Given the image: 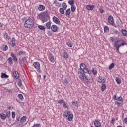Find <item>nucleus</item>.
I'll use <instances>...</instances> for the list:
<instances>
[{"mask_svg":"<svg viewBox=\"0 0 127 127\" xmlns=\"http://www.w3.org/2000/svg\"><path fill=\"white\" fill-rule=\"evenodd\" d=\"M106 78L103 76H99L97 78V82L100 84H104V83H106Z\"/></svg>","mask_w":127,"mask_h":127,"instance_id":"nucleus-6","label":"nucleus"},{"mask_svg":"<svg viewBox=\"0 0 127 127\" xmlns=\"http://www.w3.org/2000/svg\"><path fill=\"white\" fill-rule=\"evenodd\" d=\"M127 45V43L124 41L118 40L114 43V46L116 47L117 50V53L120 52V47L122 46H125Z\"/></svg>","mask_w":127,"mask_h":127,"instance_id":"nucleus-3","label":"nucleus"},{"mask_svg":"<svg viewBox=\"0 0 127 127\" xmlns=\"http://www.w3.org/2000/svg\"><path fill=\"white\" fill-rule=\"evenodd\" d=\"M115 104L117 105L118 107H121V106H122V103H120L119 101H116Z\"/></svg>","mask_w":127,"mask_h":127,"instance_id":"nucleus-47","label":"nucleus"},{"mask_svg":"<svg viewBox=\"0 0 127 127\" xmlns=\"http://www.w3.org/2000/svg\"><path fill=\"white\" fill-rule=\"evenodd\" d=\"M48 35H49V36H52V35H53V34L52 33V32H49L48 33Z\"/></svg>","mask_w":127,"mask_h":127,"instance_id":"nucleus-55","label":"nucleus"},{"mask_svg":"<svg viewBox=\"0 0 127 127\" xmlns=\"http://www.w3.org/2000/svg\"><path fill=\"white\" fill-rule=\"evenodd\" d=\"M11 56L13 58V59L15 62H17V58L13 54H11Z\"/></svg>","mask_w":127,"mask_h":127,"instance_id":"nucleus-34","label":"nucleus"},{"mask_svg":"<svg viewBox=\"0 0 127 127\" xmlns=\"http://www.w3.org/2000/svg\"><path fill=\"white\" fill-rule=\"evenodd\" d=\"M99 10L101 13H104V9L102 7H100L99 8Z\"/></svg>","mask_w":127,"mask_h":127,"instance_id":"nucleus-51","label":"nucleus"},{"mask_svg":"<svg viewBox=\"0 0 127 127\" xmlns=\"http://www.w3.org/2000/svg\"><path fill=\"white\" fill-rule=\"evenodd\" d=\"M113 67H115V64H114V63H112V64L109 66V70H112V69H113Z\"/></svg>","mask_w":127,"mask_h":127,"instance_id":"nucleus-39","label":"nucleus"},{"mask_svg":"<svg viewBox=\"0 0 127 127\" xmlns=\"http://www.w3.org/2000/svg\"><path fill=\"white\" fill-rule=\"evenodd\" d=\"M84 81H87V83L88 85H91L92 83H93V79L92 78H88L87 77V80H84Z\"/></svg>","mask_w":127,"mask_h":127,"instance_id":"nucleus-23","label":"nucleus"},{"mask_svg":"<svg viewBox=\"0 0 127 127\" xmlns=\"http://www.w3.org/2000/svg\"><path fill=\"white\" fill-rule=\"evenodd\" d=\"M66 45H67V46H68V47H72V46H73V45H72V44H71L70 43H67Z\"/></svg>","mask_w":127,"mask_h":127,"instance_id":"nucleus-53","label":"nucleus"},{"mask_svg":"<svg viewBox=\"0 0 127 127\" xmlns=\"http://www.w3.org/2000/svg\"><path fill=\"white\" fill-rule=\"evenodd\" d=\"M59 1H63L64 0H58Z\"/></svg>","mask_w":127,"mask_h":127,"instance_id":"nucleus-59","label":"nucleus"},{"mask_svg":"<svg viewBox=\"0 0 127 127\" xmlns=\"http://www.w3.org/2000/svg\"><path fill=\"white\" fill-rule=\"evenodd\" d=\"M2 26H3V24L0 23V27H2Z\"/></svg>","mask_w":127,"mask_h":127,"instance_id":"nucleus-57","label":"nucleus"},{"mask_svg":"<svg viewBox=\"0 0 127 127\" xmlns=\"http://www.w3.org/2000/svg\"><path fill=\"white\" fill-rule=\"evenodd\" d=\"M48 57L49 60L51 61L52 63H54V62H55V58H54L53 54L50 53L48 56Z\"/></svg>","mask_w":127,"mask_h":127,"instance_id":"nucleus-12","label":"nucleus"},{"mask_svg":"<svg viewBox=\"0 0 127 127\" xmlns=\"http://www.w3.org/2000/svg\"><path fill=\"white\" fill-rule=\"evenodd\" d=\"M11 46H12L13 47L15 45V39L14 38H12V41L10 43Z\"/></svg>","mask_w":127,"mask_h":127,"instance_id":"nucleus-28","label":"nucleus"},{"mask_svg":"<svg viewBox=\"0 0 127 127\" xmlns=\"http://www.w3.org/2000/svg\"><path fill=\"white\" fill-rule=\"evenodd\" d=\"M110 41H111V42H114V41H116V38L111 37L110 38Z\"/></svg>","mask_w":127,"mask_h":127,"instance_id":"nucleus-49","label":"nucleus"},{"mask_svg":"<svg viewBox=\"0 0 127 127\" xmlns=\"http://www.w3.org/2000/svg\"><path fill=\"white\" fill-rule=\"evenodd\" d=\"M0 118L1 119V120H5L6 119V115L5 114L1 113L0 114Z\"/></svg>","mask_w":127,"mask_h":127,"instance_id":"nucleus-24","label":"nucleus"},{"mask_svg":"<svg viewBox=\"0 0 127 127\" xmlns=\"http://www.w3.org/2000/svg\"><path fill=\"white\" fill-rule=\"evenodd\" d=\"M25 122H26V116H23L20 120V123L23 124V123H25Z\"/></svg>","mask_w":127,"mask_h":127,"instance_id":"nucleus-17","label":"nucleus"},{"mask_svg":"<svg viewBox=\"0 0 127 127\" xmlns=\"http://www.w3.org/2000/svg\"><path fill=\"white\" fill-rule=\"evenodd\" d=\"M63 107L64 108V109H68L69 108L67 105V103H66L65 102L63 103Z\"/></svg>","mask_w":127,"mask_h":127,"instance_id":"nucleus-46","label":"nucleus"},{"mask_svg":"<svg viewBox=\"0 0 127 127\" xmlns=\"http://www.w3.org/2000/svg\"><path fill=\"white\" fill-rule=\"evenodd\" d=\"M3 37L6 40V41H8V40H9V37L8 36L7 33L5 32L3 33Z\"/></svg>","mask_w":127,"mask_h":127,"instance_id":"nucleus-18","label":"nucleus"},{"mask_svg":"<svg viewBox=\"0 0 127 127\" xmlns=\"http://www.w3.org/2000/svg\"><path fill=\"white\" fill-rule=\"evenodd\" d=\"M65 14L67 17L70 16V14H71V10L70 9V8L67 9L65 11Z\"/></svg>","mask_w":127,"mask_h":127,"instance_id":"nucleus-25","label":"nucleus"},{"mask_svg":"<svg viewBox=\"0 0 127 127\" xmlns=\"http://www.w3.org/2000/svg\"><path fill=\"white\" fill-rule=\"evenodd\" d=\"M71 10L72 12H74V11H75V10H76V6H75L74 5H71Z\"/></svg>","mask_w":127,"mask_h":127,"instance_id":"nucleus-36","label":"nucleus"},{"mask_svg":"<svg viewBox=\"0 0 127 127\" xmlns=\"http://www.w3.org/2000/svg\"><path fill=\"white\" fill-rule=\"evenodd\" d=\"M18 98H19V100H20L21 101L23 100V95H22V94H19L18 95Z\"/></svg>","mask_w":127,"mask_h":127,"instance_id":"nucleus-40","label":"nucleus"},{"mask_svg":"<svg viewBox=\"0 0 127 127\" xmlns=\"http://www.w3.org/2000/svg\"><path fill=\"white\" fill-rule=\"evenodd\" d=\"M95 7V5H87L86 8L88 10H93L94 8Z\"/></svg>","mask_w":127,"mask_h":127,"instance_id":"nucleus-15","label":"nucleus"},{"mask_svg":"<svg viewBox=\"0 0 127 127\" xmlns=\"http://www.w3.org/2000/svg\"><path fill=\"white\" fill-rule=\"evenodd\" d=\"M17 121L18 122H19V118H17Z\"/></svg>","mask_w":127,"mask_h":127,"instance_id":"nucleus-60","label":"nucleus"},{"mask_svg":"<svg viewBox=\"0 0 127 127\" xmlns=\"http://www.w3.org/2000/svg\"><path fill=\"white\" fill-rule=\"evenodd\" d=\"M124 122L125 124H127V118H125Z\"/></svg>","mask_w":127,"mask_h":127,"instance_id":"nucleus-56","label":"nucleus"},{"mask_svg":"<svg viewBox=\"0 0 127 127\" xmlns=\"http://www.w3.org/2000/svg\"><path fill=\"white\" fill-rule=\"evenodd\" d=\"M46 26L47 28H48V29H51V22H50V21L47 22L46 23Z\"/></svg>","mask_w":127,"mask_h":127,"instance_id":"nucleus-21","label":"nucleus"},{"mask_svg":"<svg viewBox=\"0 0 127 127\" xmlns=\"http://www.w3.org/2000/svg\"><path fill=\"white\" fill-rule=\"evenodd\" d=\"M64 85H67L68 84V79H64V81L63 82Z\"/></svg>","mask_w":127,"mask_h":127,"instance_id":"nucleus-48","label":"nucleus"},{"mask_svg":"<svg viewBox=\"0 0 127 127\" xmlns=\"http://www.w3.org/2000/svg\"><path fill=\"white\" fill-rule=\"evenodd\" d=\"M6 118H10V111H8L6 113Z\"/></svg>","mask_w":127,"mask_h":127,"instance_id":"nucleus-43","label":"nucleus"},{"mask_svg":"<svg viewBox=\"0 0 127 127\" xmlns=\"http://www.w3.org/2000/svg\"><path fill=\"white\" fill-rule=\"evenodd\" d=\"M77 74L79 79H81L82 81L88 80V76L87 75L85 74V71L81 70V69H78Z\"/></svg>","mask_w":127,"mask_h":127,"instance_id":"nucleus-4","label":"nucleus"},{"mask_svg":"<svg viewBox=\"0 0 127 127\" xmlns=\"http://www.w3.org/2000/svg\"><path fill=\"white\" fill-rule=\"evenodd\" d=\"M12 119L15 118V113L14 112H12Z\"/></svg>","mask_w":127,"mask_h":127,"instance_id":"nucleus-52","label":"nucleus"},{"mask_svg":"<svg viewBox=\"0 0 127 127\" xmlns=\"http://www.w3.org/2000/svg\"><path fill=\"white\" fill-rule=\"evenodd\" d=\"M62 7L64 8V10H66V8H67V5L66 4V3H63Z\"/></svg>","mask_w":127,"mask_h":127,"instance_id":"nucleus-42","label":"nucleus"},{"mask_svg":"<svg viewBox=\"0 0 127 127\" xmlns=\"http://www.w3.org/2000/svg\"><path fill=\"white\" fill-rule=\"evenodd\" d=\"M65 102V101L64 100H60L58 102V104H64Z\"/></svg>","mask_w":127,"mask_h":127,"instance_id":"nucleus-50","label":"nucleus"},{"mask_svg":"<svg viewBox=\"0 0 127 127\" xmlns=\"http://www.w3.org/2000/svg\"><path fill=\"white\" fill-rule=\"evenodd\" d=\"M38 10L40 11H43V10H45V6L43 5H39L38 6Z\"/></svg>","mask_w":127,"mask_h":127,"instance_id":"nucleus-16","label":"nucleus"},{"mask_svg":"<svg viewBox=\"0 0 127 127\" xmlns=\"http://www.w3.org/2000/svg\"><path fill=\"white\" fill-rule=\"evenodd\" d=\"M53 22L56 23V24H61L60 19H59V18H58L57 17H56L55 16H54L53 17Z\"/></svg>","mask_w":127,"mask_h":127,"instance_id":"nucleus-9","label":"nucleus"},{"mask_svg":"<svg viewBox=\"0 0 127 127\" xmlns=\"http://www.w3.org/2000/svg\"><path fill=\"white\" fill-rule=\"evenodd\" d=\"M8 63L9 64H12V63H13V62L12 61V58H11V57H9L8 58Z\"/></svg>","mask_w":127,"mask_h":127,"instance_id":"nucleus-38","label":"nucleus"},{"mask_svg":"<svg viewBox=\"0 0 127 127\" xmlns=\"http://www.w3.org/2000/svg\"><path fill=\"white\" fill-rule=\"evenodd\" d=\"M59 28L58 26L56 25H52L51 27V29L53 32H58Z\"/></svg>","mask_w":127,"mask_h":127,"instance_id":"nucleus-10","label":"nucleus"},{"mask_svg":"<svg viewBox=\"0 0 127 127\" xmlns=\"http://www.w3.org/2000/svg\"><path fill=\"white\" fill-rule=\"evenodd\" d=\"M91 72H92V74L95 76V75H97V73H98V70L97 69L93 68L91 70Z\"/></svg>","mask_w":127,"mask_h":127,"instance_id":"nucleus-29","label":"nucleus"},{"mask_svg":"<svg viewBox=\"0 0 127 127\" xmlns=\"http://www.w3.org/2000/svg\"><path fill=\"white\" fill-rule=\"evenodd\" d=\"M34 25V20L31 18H28L27 19L24 23V26L25 28H28V29H30L33 27Z\"/></svg>","mask_w":127,"mask_h":127,"instance_id":"nucleus-2","label":"nucleus"},{"mask_svg":"<svg viewBox=\"0 0 127 127\" xmlns=\"http://www.w3.org/2000/svg\"><path fill=\"white\" fill-rule=\"evenodd\" d=\"M121 32L123 36H127V31L126 29H122Z\"/></svg>","mask_w":127,"mask_h":127,"instance_id":"nucleus-27","label":"nucleus"},{"mask_svg":"<svg viewBox=\"0 0 127 127\" xmlns=\"http://www.w3.org/2000/svg\"><path fill=\"white\" fill-rule=\"evenodd\" d=\"M116 81L117 84H119V85H120V84L122 83V79H121V78H120L119 77H116Z\"/></svg>","mask_w":127,"mask_h":127,"instance_id":"nucleus-32","label":"nucleus"},{"mask_svg":"<svg viewBox=\"0 0 127 127\" xmlns=\"http://www.w3.org/2000/svg\"><path fill=\"white\" fill-rule=\"evenodd\" d=\"M1 78H8V75H6L5 73H3V72L1 73Z\"/></svg>","mask_w":127,"mask_h":127,"instance_id":"nucleus-33","label":"nucleus"},{"mask_svg":"<svg viewBox=\"0 0 127 127\" xmlns=\"http://www.w3.org/2000/svg\"><path fill=\"white\" fill-rule=\"evenodd\" d=\"M54 4H55V6L58 7H60L61 6V3L56 0L54 1Z\"/></svg>","mask_w":127,"mask_h":127,"instance_id":"nucleus-19","label":"nucleus"},{"mask_svg":"<svg viewBox=\"0 0 127 127\" xmlns=\"http://www.w3.org/2000/svg\"><path fill=\"white\" fill-rule=\"evenodd\" d=\"M23 54H25V52L23 51H19L18 52L17 55H23Z\"/></svg>","mask_w":127,"mask_h":127,"instance_id":"nucleus-37","label":"nucleus"},{"mask_svg":"<svg viewBox=\"0 0 127 127\" xmlns=\"http://www.w3.org/2000/svg\"><path fill=\"white\" fill-rule=\"evenodd\" d=\"M68 3L70 5H74V0H69Z\"/></svg>","mask_w":127,"mask_h":127,"instance_id":"nucleus-41","label":"nucleus"},{"mask_svg":"<svg viewBox=\"0 0 127 127\" xmlns=\"http://www.w3.org/2000/svg\"><path fill=\"white\" fill-rule=\"evenodd\" d=\"M80 68L78 70H81V71H84V73L86 74H91L92 71L89 70L87 67H86V64H81L79 65Z\"/></svg>","mask_w":127,"mask_h":127,"instance_id":"nucleus-5","label":"nucleus"},{"mask_svg":"<svg viewBox=\"0 0 127 127\" xmlns=\"http://www.w3.org/2000/svg\"><path fill=\"white\" fill-rule=\"evenodd\" d=\"M64 10V9H63V8H60V12H61V13H62V14H64V13H65V11Z\"/></svg>","mask_w":127,"mask_h":127,"instance_id":"nucleus-44","label":"nucleus"},{"mask_svg":"<svg viewBox=\"0 0 127 127\" xmlns=\"http://www.w3.org/2000/svg\"><path fill=\"white\" fill-rule=\"evenodd\" d=\"M115 119H112V120L111 121V123L112 125H114V124H115Z\"/></svg>","mask_w":127,"mask_h":127,"instance_id":"nucleus-54","label":"nucleus"},{"mask_svg":"<svg viewBox=\"0 0 127 127\" xmlns=\"http://www.w3.org/2000/svg\"><path fill=\"white\" fill-rule=\"evenodd\" d=\"M8 49V47H7L6 45H3L1 47V50H2V51H6V50H7Z\"/></svg>","mask_w":127,"mask_h":127,"instance_id":"nucleus-20","label":"nucleus"},{"mask_svg":"<svg viewBox=\"0 0 127 127\" xmlns=\"http://www.w3.org/2000/svg\"><path fill=\"white\" fill-rule=\"evenodd\" d=\"M33 66L35 69H38V72L40 70V64L39 62H36L34 63Z\"/></svg>","mask_w":127,"mask_h":127,"instance_id":"nucleus-11","label":"nucleus"},{"mask_svg":"<svg viewBox=\"0 0 127 127\" xmlns=\"http://www.w3.org/2000/svg\"><path fill=\"white\" fill-rule=\"evenodd\" d=\"M113 99L115 101H119V102H124V99L122 96H119V97H117V94L114 95L113 96Z\"/></svg>","mask_w":127,"mask_h":127,"instance_id":"nucleus-8","label":"nucleus"},{"mask_svg":"<svg viewBox=\"0 0 127 127\" xmlns=\"http://www.w3.org/2000/svg\"><path fill=\"white\" fill-rule=\"evenodd\" d=\"M44 79H45V78H46V75H44L43 76Z\"/></svg>","mask_w":127,"mask_h":127,"instance_id":"nucleus-58","label":"nucleus"},{"mask_svg":"<svg viewBox=\"0 0 127 127\" xmlns=\"http://www.w3.org/2000/svg\"><path fill=\"white\" fill-rule=\"evenodd\" d=\"M72 104L73 105V106H75V107H78V103L77 102V101H72L71 102Z\"/></svg>","mask_w":127,"mask_h":127,"instance_id":"nucleus-45","label":"nucleus"},{"mask_svg":"<svg viewBox=\"0 0 127 127\" xmlns=\"http://www.w3.org/2000/svg\"><path fill=\"white\" fill-rule=\"evenodd\" d=\"M117 127H122L121 126H117Z\"/></svg>","mask_w":127,"mask_h":127,"instance_id":"nucleus-61","label":"nucleus"},{"mask_svg":"<svg viewBox=\"0 0 127 127\" xmlns=\"http://www.w3.org/2000/svg\"><path fill=\"white\" fill-rule=\"evenodd\" d=\"M110 29L108 26H105L104 28V31L105 33H108Z\"/></svg>","mask_w":127,"mask_h":127,"instance_id":"nucleus-26","label":"nucleus"},{"mask_svg":"<svg viewBox=\"0 0 127 127\" xmlns=\"http://www.w3.org/2000/svg\"><path fill=\"white\" fill-rule=\"evenodd\" d=\"M106 90V84L105 83H102V87H101V91L102 92H104Z\"/></svg>","mask_w":127,"mask_h":127,"instance_id":"nucleus-35","label":"nucleus"},{"mask_svg":"<svg viewBox=\"0 0 127 127\" xmlns=\"http://www.w3.org/2000/svg\"><path fill=\"white\" fill-rule=\"evenodd\" d=\"M63 57L64 59H68L69 58V55L66 52H64L63 53Z\"/></svg>","mask_w":127,"mask_h":127,"instance_id":"nucleus-22","label":"nucleus"},{"mask_svg":"<svg viewBox=\"0 0 127 127\" xmlns=\"http://www.w3.org/2000/svg\"><path fill=\"white\" fill-rule=\"evenodd\" d=\"M38 17L40 19V20H41L43 23L47 22L48 20H50V15H49L47 11H45L39 14Z\"/></svg>","mask_w":127,"mask_h":127,"instance_id":"nucleus-1","label":"nucleus"},{"mask_svg":"<svg viewBox=\"0 0 127 127\" xmlns=\"http://www.w3.org/2000/svg\"><path fill=\"white\" fill-rule=\"evenodd\" d=\"M66 118L67 121H68V122H72V121H73V118H74V115H73V114H70Z\"/></svg>","mask_w":127,"mask_h":127,"instance_id":"nucleus-14","label":"nucleus"},{"mask_svg":"<svg viewBox=\"0 0 127 127\" xmlns=\"http://www.w3.org/2000/svg\"><path fill=\"white\" fill-rule=\"evenodd\" d=\"M13 75L16 79H17V78L19 77V74H18V72H17V71H14L13 72Z\"/></svg>","mask_w":127,"mask_h":127,"instance_id":"nucleus-30","label":"nucleus"},{"mask_svg":"<svg viewBox=\"0 0 127 127\" xmlns=\"http://www.w3.org/2000/svg\"><path fill=\"white\" fill-rule=\"evenodd\" d=\"M38 28L40 29V30H43V31H45L46 27L45 26H42V25H39L38 26Z\"/></svg>","mask_w":127,"mask_h":127,"instance_id":"nucleus-31","label":"nucleus"},{"mask_svg":"<svg viewBox=\"0 0 127 127\" xmlns=\"http://www.w3.org/2000/svg\"><path fill=\"white\" fill-rule=\"evenodd\" d=\"M70 114L71 112L70 111L65 110L63 114V118H67Z\"/></svg>","mask_w":127,"mask_h":127,"instance_id":"nucleus-13","label":"nucleus"},{"mask_svg":"<svg viewBox=\"0 0 127 127\" xmlns=\"http://www.w3.org/2000/svg\"><path fill=\"white\" fill-rule=\"evenodd\" d=\"M108 20L109 23L111 24V25H114L115 24V21L114 20V17H113V16H109L108 17Z\"/></svg>","mask_w":127,"mask_h":127,"instance_id":"nucleus-7","label":"nucleus"}]
</instances>
